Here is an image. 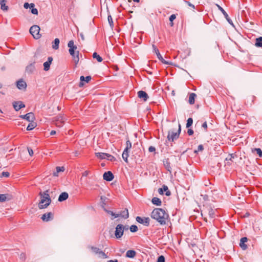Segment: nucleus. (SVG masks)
I'll use <instances>...</instances> for the list:
<instances>
[{"label": "nucleus", "mask_w": 262, "mask_h": 262, "mask_svg": "<svg viewBox=\"0 0 262 262\" xmlns=\"http://www.w3.org/2000/svg\"><path fill=\"white\" fill-rule=\"evenodd\" d=\"M151 217L156 220L160 225H164L166 224L169 215L163 209L157 208L152 210Z\"/></svg>", "instance_id": "f257e3e1"}, {"label": "nucleus", "mask_w": 262, "mask_h": 262, "mask_svg": "<svg viewBox=\"0 0 262 262\" xmlns=\"http://www.w3.org/2000/svg\"><path fill=\"white\" fill-rule=\"evenodd\" d=\"M40 201L38 204L40 209L47 208L51 203V199L49 194V190H47L43 192H40Z\"/></svg>", "instance_id": "f03ea898"}, {"label": "nucleus", "mask_w": 262, "mask_h": 262, "mask_svg": "<svg viewBox=\"0 0 262 262\" xmlns=\"http://www.w3.org/2000/svg\"><path fill=\"white\" fill-rule=\"evenodd\" d=\"M181 131V125L179 124V129L177 132L173 130H169L167 135V140L169 141H174L177 139L180 136Z\"/></svg>", "instance_id": "7ed1b4c3"}, {"label": "nucleus", "mask_w": 262, "mask_h": 262, "mask_svg": "<svg viewBox=\"0 0 262 262\" xmlns=\"http://www.w3.org/2000/svg\"><path fill=\"white\" fill-rule=\"evenodd\" d=\"M40 28L37 25H33L30 28V33L32 34L35 39H39L41 37L39 34Z\"/></svg>", "instance_id": "20e7f679"}, {"label": "nucleus", "mask_w": 262, "mask_h": 262, "mask_svg": "<svg viewBox=\"0 0 262 262\" xmlns=\"http://www.w3.org/2000/svg\"><path fill=\"white\" fill-rule=\"evenodd\" d=\"M124 233V225L121 224L117 225L115 228V236L117 239L122 237Z\"/></svg>", "instance_id": "39448f33"}, {"label": "nucleus", "mask_w": 262, "mask_h": 262, "mask_svg": "<svg viewBox=\"0 0 262 262\" xmlns=\"http://www.w3.org/2000/svg\"><path fill=\"white\" fill-rule=\"evenodd\" d=\"M152 47L153 49V52L156 54L158 58L162 62V63H163L165 64H167V65H172V62L167 61L163 58V57L160 53L158 49L157 48V47L154 44H153L152 45Z\"/></svg>", "instance_id": "423d86ee"}, {"label": "nucleus", "mask_w": 262, "mask_h": 262, "mask_svg": "<svg viewBox=\"0 0 262 262\" xmlns=\"http://www.w3.org/2000/svg\"><path fill=\"white\" fill-rule=\"evenodd\" d=\"M202 212L204 213H207L210 218H214L215 217V210L213 209L211 206H207L202 210L201 214L203 215Z\"/></svg>", "instance_id": "0eeeda50"}, {"label": "nucleus", "mask_w": 262, "mask_h": 262, "mask_svg": "<svg viewBox=\"0 0 262 262\" xmlns=\"http://www.w3.org/2000/svg\"><path fill=\"white\" fill-rule=\"evenodd\" d=\"M91 249L95 254H98L99 255V257L103 258H107L106 254L103 252L102 251H101L100 249H99L97 247H94V246H91L90 247Z\"/></svg>", "instance_id": "6e6552de"}, {"label": "nucleus", "mask_w": 262, "mask_h": 262, "mask_svg": "<svg viewBox=\"0 0 262 262\" xmlns=\"http://www.w3.org/2000/svg\"><path fill=\"white\" fill-rule=\"evenodd\" d=\"M136 221L140 224H142L146 226H148L149 225L150 219L149 217H142L140 216L136 217Z\"/></svg>", "instance_id": "1a4fd4ad"}, {"label": "nucleus", "mask_w": 262, "mask_h": 262, "mask_svg": "<svg viewBox=\"0 0 262 262\" xmlns=\"http://www.w3.org/2000/svg\"><path fill=\"white\" fill-rule=\"evenodd\" d=\"M68 47L69 48V52L70 54H73L74 52L78 51L77 47L74 45V42L73 40H71L69 41Z\"/></svg>", "instance_id": "9d476101"}, {"label": "nucleus", "mask_w": 262, "mask_h": 262, "mask_svg": "<svg viewBox=\"0 0 262 262\" xmlns=\"http://www.w3.org/2000/svg\"><path fill=\"white\" fill-rule=\"evenodd\" d=\"M21 118L24 119L29 122H33L35 120V116L33 113H29L24 115L20 116Z\"/></svg>", "instance_id": "9b49d317"}, {"label": "nucleus", "mask_w": 262, "mask_h": 262, "mask_svg": "<svg viewBox=\"0 0 262 262\" xmlns=\"http://www.w3.org/2000/svg\"><path fill=\"white\" fill-rule=\"evenodd\" d=\"M216 6L218 8L219 10H220L222 12V13H223V14L225 16V17L226 19V20H227V21L230 24H231V25L233 26V22H232V20L230 18V17H229L228 14L226 13V12L225 11V10L221 6H220L218 4H216Z\"/></svg>", "instance_id": "f8f14e48"}, {"label": "nucleus", "mask_w": 262, "mask_h": 262, "mask_svg": "<svg viewBox=\"0 0 262 262\" xmlns=\"http://www.w3.org/2000/svg\"><path fill=\"white\" fill-rule=\"evenodd\" d=\"M53 214L51 212H49L43 214L41 219L44 222H48L53 219Z\"/></svg>", "instance_id": "ddd939ff"}, {"label": "nucleus", "mask_w": 262, "mask_h": 262, "mask_svg": "<svg viewBox=\"0 0 262 262\" xmlns=\"http://www.w3.org/2000/svg\"><path fill=\"white\" fill-rule=\"evenodd\" d=\"M114 178V176L113 173L110 171L105 172L103 175V179L106 181H111L113 180Z\"/></svg>", "instance_id": "4468645a"}, {"label": "nucleus", "mask_w": 262, "mask_h": 262, "mask_svg": "<svg viewBox=\"0 0 262 262\" xmlns=\"http://www.w3.org/2000/svg\"><path fill=\"white\" fill-rule=\"evenodd\" d=\"M13 106L16 111H18L21 108L25 107V105L21 101H14L13 102Z\"/></svg>", "instance_id": "2eb2a0df"}, {"label": "nucleus", "mask_w": 262, "mask_h": 262, "mask_svg": "<svg viewBox=\"0 0 262 262\" xmlns=\"http://www.w3.org/2000/svg\"><path fill=\"white\" fill-rule=\"evenodd\" d=\"M164 191L165 192V195L166 196H169L171 194V192L168 190V187L165 185H164L162 188H160L158 189V192L160 194H163Z\"/></svg>", "instance_id": "dca6fc26"}, {"label": "nucleus", "mask_w": 262, "mask_h": 262, "mask_svg": "<svg viewBox=\"0 0 262 262\" xmlns=\"http://www.w3.org/2000/svg\"><path fill=\"white\" fill-rule=\"evenodd\" d=\"M16 86L19 90H25L27 88L26 82L23 79H20L16 82Z\"/></svg>", "instance_id": "f3484780"}, {"label": "nucleus", "mask_w": 262, "mask_h": 262, "mask_svg": "<svg viewBox=\"0 0 262 262\" xmlns=\"http://www.w3.org/2000/svg\"><path fill=\"white\" fill-rule=\"evenodd\" d=\"M92 79V77L91 76H87L86 77H84L83 76H81L80 77V82L79 84V87H82L84 85L83 81L86 82V83H88Z\"/></svg>", "instance_id": "a211bd4d"}, {"label": "nucleus", "mask_w": 262, "mask_h": 262, "mask_svg": "<svg viewBox=\"0 0 262 262\" xmlns=\"http://www.w3.org/2000/svg\"><path fill=\"white\" fill-rule=\"evenodd\" d=\"M138 97L141 99H142L144 101H146L148 99L149 97L148 94L143 91H139L138 93Z\"/></svg>", "instance_id": "6ab92c4d"}, {"label": "nucleus", "mask_w": 262, "mask_h": 262, "mask_svg": "<svg viewBox=\"0 0 262 262\" xmlns=\"http://www.w3.org/2000/svg\"><path fill=\"white\" fill-rule=\"evenodd\" d=\"M248 241V238L246 237H243L241 238L239 243L240 247L244 250H246L248 248L247 245L245 244Z\"/></svg>", "instance_id": "aec40b11"}, {"label": "nucleus", "mask_w": 262, "mask_h": 262, "mask_svg": "<svg viewBox=\"0 0 262 262\" xmlns=\"http://www.w3.org/2000/svg\"><path fill=\"white\" fill-rule=\"evenodd\" d=\"M53 61V58L50 56L48 58V60L43 63V69L48 71L50 69V65Z\"/></svg>", "instance_id": "412c9836"}, {"label": "nucleus", "mask_w": 262, "mask_h": 262, "mask_svg": "<svg viewBox=\"0 0 262 262\" xmlns=\"http://www.w3.org/2000/svg\"><path fill=\"white\" fill-rule=\"evenodd\" d=\"M70 55L72 56L75 65H77L79 61V51L74 52L73 54Z\"/></svg>", "instance_id": "4be33fe9"}, {"label": "nucleus", "mask_w": 262, "mask_h": 262, "mask_svg": "<svg viewBox=\"0 0 262 262\" xmlns=\"http://www.w3.org/2000/svg\"><path fill=\"white\" fill-rule=\"evenodd\" d=\"M117 214H118V217L121 216L125 219L129 217L128 209L126 208H125L123 210L121 211L119 213Z\"/></svg>", "instance_id": "5701e85b"}, {"label": "nucleus", "mask_w": 262, "mask_h": 262, "mask_svg": "<svg viewBox=\"0 0 262 262\" xmlns=\"http://www.w3.org/2000/svg\"><path fill=\"white\" fill-rule=\"evenodd\" d=\"M163 164L165 168L166 169L167 171H168L170 173L171 172V167L170 166V163L168 159H166L163 160Z\"/></svg>", "instance_id": "b1692460"}, {"label": "nucleus", "mask_w": 262, "mask_h": 262, "mask_svg": "<svg viewBox=\"0 0 262 262\" xmlns=\"http://www.w3.org/2000/svg\"><path fill=\"white\" fill-rule=\"evenodd\" d=\"M69 197V194L66 192H62L59 196L58 201L60 202L66 201L68 199Z\"/></svg>", "instance_id": "393cba45"}, {"label": "nucleus", "mask_w": 262, "mask_h": 262, "mask_svg": "<svg viewBox=\"0 0 262 262\" xmlns=\"http://www.w3.org/2000/svg\"><path fill=\"white\" fill-rule=\"evenodd\" d=\"M35 62H33L27 66L26 71L28 73H32L35 70Z\"/></svg>", "instance_id": "a878e982"}, {"label": "nucleus", "mask_w": 262, "mask_h": 262, "mask_svg": "<svg viewBox=\"0 0 262 262\" xmlns=\"http://www.w3.org/2000/svg\"><path fill=\"white\" fill-rule=\"evenodd\" d=\"M55 124L58 127H61L63 125L64 121L63 120V117L61 116H58L57 119L55 120Z\"/></svg>", "instance_id": "bb28decb"}, {"label": "nucleus", "mask_w": 262, "mask_h": 262, "mask_svg": "<svg viewBox=\"0 0 262 262\" xmlns=\"http://www.w3.org/2000/svg\"><path fill=\"white\" fill-rule=\"evenodd\" d=\"M136 255V252L133 250H129L126 253V257L128 258H134Z\"/></svg>", "instance_id": "cd10ccee"}, {"label": "nucleus", "mask_w": 262, "mask_h": 262, "mask_svg": "<svg viewBox=\"0 0 262 262\" xmlns=\"http://www.w3.org/2000/svg\"><path fill=\"white\" fill-rule=\"evenodd\" d=\"M60 40L58 38H56L52 42V48L54 50H57L59 48Z\"/></svg>", "instance_id": "c85d7f7f"}, {"label": "nucleus", "mask_w": 262, "mask_h": 262, "mask_svg": "<svg viewBox=\"0 0 262 262\" xmlns=\"http://www.w3.org/2000/svg\"><path fill=\"white\" fill-rule=\"evenodd\" d=\"M151 202L153 204L157 206H161L162 204L161 200L157 197H154L152 199Z\"/></svg>", "instance_id": "c756f323"}, {"label": "nucleus", "mask_w": 262, "mask_h": 262, "mask_svg": "<svg viewBox=\"0 0 262 262\" xmlns=\"http://www.w3.org/2000/svg\"><path fill=\"white\" fill-rule=\"evenodd\" d=\"M196 97V95L195 93H191L189 97V103L190 104H193L195 101V98Z\"/></svg>", "instance_id": "7c9ffc66"}, {"label": "nucleus", "mask_w": 262, "mask_h": 262, "mask_svg": "<svg viewBox=\"0 0 262 262\" xmlns=\"http://www.w3.org/2000/svg\"><path fill=\"white\" fill-rule=\"evenodd\" d=\"M6 0H0L1 8L2 10L6 11L8 10V6L6 5Z\"/></svg>", "instance_id": "2f4dec72"}, {"label": "nucleus", "mask_w": 262, "mask_h": 262, "mask_svg": "<svg viewBox=\"0 0 262 262\" xmlns=\"http://www.w3.org/2000/svg\"><path fill=\"white\" fill-rule=\"evenodd\" d=\"M129 150H127V149H124L123 153H122V158L124 160L125 162H128V157L129 156L128 155Z\"/></svg>", "instance_id": "473e14b6"}, {"label": "nucleus", "mask_w": 262, "mask_h": 262, "mask_svg": "<svg viewBox=\"0 0 262 262\" xmlns=\"http://www.w3.org/2000/svg\"><path fill=\"white\" fill-rule=\"evenodd\" d=\"M95 156L100 159H105L107 157V153L104 152H96Z\"/></svg>", "instance_id": "72a5a7b5"}, {"label": "nucleus", "mask_w": 262, "mask_h": 262, "mask_svg": "<svg viewBox=\"0 0 262 262\" xmlns=\"http://www.w3.org/2000/svg\"><path fill=\"white\" fill-rule=\"evenodd\" d=\"M234 158L233 154H229L228 157L226 158V164L230 165L231 164L232 159Z\"/></svg>", "instance_id": "f704fd0d"}, {"label": "nucleus", "mask_w": 262, "mask_h": 262, "mask_svg": "<svg viewBox=\"0 0 262 262\" xmlns=\"http://www.w3.org/2000/svg\"><path fill=\"white\" fill-rule=\"evenodd\" d=\"M56 171L53 173L54 176H58V173L59 172H61V171L63 172L65 170V168L63 166H61V167L57 166V167H56Z\"/></svg>", "instance_id": "c9c22d12"}, {"label": "nucleus", "mask_w": 262, "mask_h": 262, "mask_svg": "<svg viewBox=\"0 0 262 262\" xmlns=\"http://www.w3.org/2000/svg\"><path fill=\"white\" fill-rule=\"evenodd\" d=\"M36 126V123L34 122H30V123L28 124V126L27 127V130H31L33 129H34Z\"/></svg>", "instance_id": "e433bc0d"}, {"label": "nucleus", "mask_w": 262, "mask_h": 262, "mask_svg": "<svg viewBox=\"0 0 262 262\" xmlns=\"http://www.w3.org/2000/svg\"><path fill=\"white\" fill-rule=\"evenodd\" d=\"M255 45L257 47H262V37H259L256 39Z\"/></svg>", "instance_id": "4c0bfd02"}, {"label": "nucleus", "mask_w": 262, "mask_h": 262, "mask_svg": "<svg viewBox=\"0 0 262 262\" xmlns=\"http://www.w3.org/2000/svg\"><path fill=\"white\" fill-rule=\"evenodd\" d=\"M93 57L94 58H95L97 59V60L99 62H100L102 61L103 59L99 55H98L96 52H94L93 54Z\"/></svg>", "instance_id": "58836bf2"}, {"label": "nucleus", "mask_w": 262, "mask_h": 262, "mask_svg": "<svg viewBox=\"0 0 262 262\" xmlns=\"http://www.w3.org/2000/svg\"><path fill=\"white\" fill-rule=\"evenodd\" d=\"M34 4L33 3L30 4V8H32L31 9V13L33 14L37 15L38 14V10L36 8H34Z\"/></svg>", "instance_id": "ea45409f"}, {"label": "nucleus", "mask_w": 262, "mask_h": 262, "mask_svg": "<svg viewBox=\"0 0 262 262\" xmlns=\"http://www.w3.org/2000/svg\"><path fill=\"white\" fill-rule=\"evenodd\" d=\"M253 152H255L259 157H262V150L260 148H254Z\"/></svg>", "instance_id": "a19ab883"}, {"label": "nucleus", "mask_w": 262, "mask_h": 262, "mask_svg": "<svg viewBox=\"0 0 262 262\" xmlns=\"http://www.w3.org/2000/svg\"><path fill=\"white\" fill-rule=\"evenodd\" d=\"M7 195L6 194H0V202H4L7 201Z\"/></svg>", "instance_id": "79ce46f5"}, {"label": "nucleus", "mask_w": 262, "mask_h": 262, "mask_svg": "<svg viewBox=\"0 0 262 262\" xmlns=\"http://www.w3.org/2000/svg\"><path fill=\"white\" fill-rule=\"evenodd\" d=\"M193 123V119L192 118H189L187 121L186 123V127L189 128L190 127Z\"/></svg>", "instance_id": "37998d69"}, {"label": "nucleus", "mask_w": 262, "mask_h": 262, "mask_svg": "<svg viewBox=\"0 0 262 262\" xmlns=\"http://www.w3.org/2000/svg\"><path fill=\"white\" fill-rule=\"evenodd\" d=\"M107 20L108 21V23L112 28L114 27V23L113 20V18L111 16V15H109L107 17Z\"/></svg>", "instance_id": "c03bdc74"}, {"label": "nucleus", "mask_w": 262, "mask_h": 262, "mask_svg": "<svg viewBox=\"0 0 262 262\" xmlns=\"http://www.w3.org/2000/svg\"><path fill=\"white\" fill-rule=\"evenodd\" d=\"M138 227L136 225H133L129 227V230L132 232H135L138 231Z\"/></svg>", "instance_id": "a18cd8bd"}, {"label": "nucleus", "mask_w": 262, "mask_h": 262, "mask_svg": "<svg viewBox=\"0 0 262 262\" xmlns=\"http://www.w3.org/2000/svg\"><path fill=\"white\" fill-rule=\"evenodd\" d=\"M104 210L108 214L112 215V216H114L115 218L118 217V214L117 213H115L113 212L112 211L106 210V209H104Z\"/></svg>", "instance_id": "49530a36"}, {"label": "nucleus", "mask_w": 262, "mask_h": 262, "mask_svg": "<svg viewBox=\"0 0 262 262\" xmlns=\"http://www.w3.org/2000/svg\"><path fill=\"white\" fill-rule=\"evenodd\" d=\"M100 200L101 203H102L103 207H104V206L106 205L107 198L104 196H101L100 197Z\"/></svg>", "instance_id": "de8ad7c7"}, {"label": "nucleus", "mask_w": 262, "mask_h": 262, "mask_svg": "<svg viewBox=\"0 0 262 262\" xmlns=\"http://www.w3.org/2000/svg\"><path fill=\"white\" fill-rule=\"evenodd\" d=\"M176 18V15L175 14H172L170 16L169 18V20L170 21V26H172L173 25V20L175 19Z\"/></svg>", "instance_id": "09e8293b"}, {"label": "nucleus", "mask_w": 262, "mask_h": 262, "mask_svg": "<svg viewBox=\"0 0 262 262\" xmlns=\"http://www.w3.org/2000/svg\"><path fill=\"white\" fill-rule=\"evenodd\" d=\"M107 156L106 159L110 161H114L116 160L115 158L110 154H107Z\"/></svg>", "instance_id": "8fccbe9b"}, {"label": "nucleus", "mask_w": 262, "mask_h": 262, "mask_svg": "<svg viewBox=\"0 0 262 262\" xmlns=\"http://www.w3.org/2000/svg\"><path fill=\"white\" fill-rule=\"evenodd\" d=\"M126 146L125 149H127V150H129L132 148V143L129 140L126 141Z\"/></svg>", "instance_id": "3c124183"}, {"label": "nucleus", "mask_w": 262, "mask_h": 262, "mask_svg": "<svg viewBox=\"0 0 262 262\" xmlns=\"http://www.w3.org/2000/svg\"><path fill=\"white\" fill-rule=\"evenodd\" d=\"M10 176V173L7 171H3L1 173V177H9Z\"/></svg>", "instance_id": "603ef678"}, {"label": "nucleus", "mask_w": 262, "mask_h": 262, "mask_svg": "<svg viewBox=\"0 0 262 262\" xmlns=\"http://www.w3.org/2000/svg\"><path fill=\"white\" fill-rule=\"evenodd\" d=\"M157 262H165V257L163 255H160L158 257Z\"/></svg>", "instance_id": "864d4df0"}, {"label": "nucleus", "mask_w": 262, "mask_h": 262, "mask_svg": "<svg viewBox=\"0 0 262 262\" xmlns=\"http://www.w3.org/2000/svg\"><path fill=\"white\" fill-rule=\"evenodd\" d=\"M203 149H204V147H203V145L200 144L198 146V149H197V150H195L194 151V152L197 153L198 151H202Z\"/></svg>", "instance_id": "5fc2aeb1"}, {"label": "nucleus", "mask_w": 262, "mask_h": 262, "mask_svg": "<svg viewBox=\"0 0 262 262\" xmlns=\"http://www.w3.org/2000/svg\"><path fill=\"white\" fill-rule=\"evenodd\" d=\"M91 174V172L89 170H85L82 173V177H88Z\"/></svg>", "instance_id": "6e6d98bb"}, {"label": "nucleus", "mask_w": 262, "mask_h": 262, "mask_svg": "<svg viewBox=\"0 0 262 262\" xmlns=\"http://www.w3.org/2000/svg\"><path fill=\"white\" fill-rule=\"evenodd\" d=\"M20 259L25 260L26 258V254L24 253H21L19 256Z\"/></svg>", "instance_id": "4d7b16f0"}, {"label": "nucleus", "mask_w": 262, "mask_h": 262, "mask_svg": "<svg viewBox=\"0 0 262 262\" xmlns=\"http://www.w3.org/2000/svg\"><path fill=\"white\" fill-rule=\"evenodd\" d=\"M156 151V148L152 146H150L148 148V151L150 152H154Z\"/></svg>", "instance_id": "13d9d810"}, {"label": "nucleus", "mask_w": 262, "mask_h": 262, "mask_svg": "<svg viewBox=\"0 0 262 262\" xmlns=\"http://www.w3.org/2000/svg\"><path fill=\"white\" fill-rule=\"evenodd\" d=\"M27 149H28V152L29 154V155L30 156H33V151L32 149L30 147H28Z\"/></svg>", "instance_id": "bf43d9fd"}, {"label": "nucleus", "mask_w": 262, "mask_h": 262, "mask_svg": "<svg viewBox=\"0 0 262 262\" xmlns=\"http://www.w3.org/2000/svg\"><path fill=\"white\" fill-rule=\"evenodd\" d=\"M202 127L205 129V131H206L207 129V122H204L202 125Z\"/></svg>", "instance_id": "052dcab7"}, {"label": "nucleus", "mask_w": 262, "mask_h": 262, "mask_svg": "<svg viewBox=\"0 0 262 262\" xmlns=\"http://www.w3.org/2000/svg\"><path fill=\"white\" fill-rule=\"evenodd\" d=\"M187 133L189 136H191L193 134V130L192 129L189 128L187 130Z\"/></svg>", "instance_id": "680f3d73"}, {"label": "nucleus", "mask_w": 262, "mask_h": 262, "mask_svg": "<svg viewBox=\"0 0 262 262\" xmlns=\"http://www.w3.org/2000/svg\"><path fill=\"white\" fill-rule=\"evenodd\" d=\"M24 7L25 9H28L29 7L30 8V4L28 3H25L24 4Z\"/></svg>", "instance_id": "e2e57ef3"}, {"label": "nucleus", "mask_w": 262, "mask_h": 262, "mask_svg": "<svg viewBox=\"0 0 262 262\" xmlns=\"http://www.w3.org/2000/svg\"><path fill=\"white\" fill-rule=\"evenodd\" d=\"M128 225H124V231H125V230H128Z\"/></svg>", "instance_id": "0e129e2a"}, {"label": "nucleus", "mask_w": 262, "mask_h": 262, "mask_svg": "<svg viewBox=\"0 0 262 262\" xmlns=\"http://www.w3.org/2000/svg\"><path fill=\"white\" fill-rule=\"evenodd\" d=\"M55 134H56L55 130H53L50 132V135H51V136L54 135Z\"/></svg>", "instance_id": "69168bd1"}, {"label": "nucleus", "mask_w": 262, "mask_h": 262, "mask_svg": "<svg viewBox=\"0 0 262 262\" xmlns=\"http://www.w3.org/2000/svg\"><path fill=\"white\" fill-rule=\"evenodd\" d=\"M107 262H118V261L117 259H115V260H110L107 261Z\"/></svg>", "instance_id": "338daca9"}, {"label": "nucleus", "mask_w": 262, "mask_h": 262, "mask_svg": "<svg viewBox=\"0 0 262 262\" xmlns=\"http://www.w3.org/2000/svg\"><path fill=\"white\" fill-rule=\"evenodd\" d=\"M189 6L192 7L193 9H194V6L192 4H191L190 3H189Z\"/></svg>", "instance_id": "774afa93"}]
</instances>
